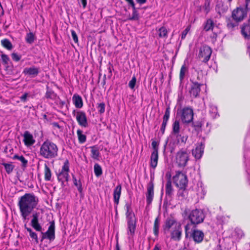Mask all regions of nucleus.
Listing matches in <instances>:
<instances>
[{
    "label": "nucleus",
    "mask_w": 250,
    "mask_h": 250,
    "mask_svg": "<svg viewBox=\"0 0 250 250\" xmlns=\"http://www.w3.org/2000/svg\"><path fill=\"white\" fill-rule=\"evenodd\" d=\"M39 198L34 193H25L19 198L18 206L23 222L26 223L28 216L32 213L39 203Z\"/></svg>",
    "instance_id": "obj_1"
},
{
    "label": "nucleus",
    "mask_w": 250,
    "mask_h": 250,
    "mask_svg": "<svg viewBox=\"0 0 250 250\" xmlns=\"http://www.w3.org/2000/svg\"><path fill=\"white\" fill-rule=\"evenodd\" d=\"M58 147L56 144L47 140L41 145L39 156L48 160H51L58 156Z\"/></svg>",
    "instance_id": "obj_2"
},
{
    "label": "nucleus",
    "mask_w": 250,
    "mask_h": 250,
    "mask_svg": "<svg viewBox=\"0 0 250 250\" xmlns=\"http://www.w3.org/2000/svg\"><path fill=\"white\" fill-rule=\"evenodd\" d=\"M170 138L174 144H185L188 140V136L185 134L184 130L180 129V122L178 120H175L172 124Z\"/></svg>",
    "instance_id": "obj_3"
},
{
    "label": "nucleus",
    "mask_w": 250,
    "mask_h": 250,
    "mask_svg": "<svg viewBox=\"0 0 250 250\" xmlns=\"http://www.w3.org/2000/svg\"><path fill=\"white\" fill-rule=\"evenodd\" d=\"M205 217V214L202 210L195 209L192 210L188 215V218L191 223L188 224L185 226L186 234H188L190 232L189 230L191 229V227H194L195 225L203 222Z\"/></svg>",
    "instance_id": "obj_4"
},
{
    "label": "nucleus",
    "mask_w": 250,
    "mask_h": 250,
    "mask_svg": "<svg viewBox=\"0 0 250 250\" xmlns=\"http://www.w3.org/2000/svg\"><path fill=\"white\" fill-rule=\"evenodd\" d=\"M181 121L184 124H188L191 122L193 119V109L189 107H185L178 110Z\"/></svg>",
    "instance_id": "obj_5"
},
{
    "label": "nucleus",
    "mask_w": 250,
    "mask_h": 250,
    "mask_svg": "<svg viewBox=\"0 0 250 250\" xmlns=\"http://www.w3.org/2000/svg\"><path fill=\"white\" fill-rule=\"evenodd\" d=\"M172 180L175 186L181 189H185L188 185L187 175L181 171H176Z\"/></svg>",
    "instance_id": "obj_6"
},
{
    "label": "nucleus",
    "mask_w": 250,
    "mask_h": 250,
    "mask_svg": "<svg viewBox=\"0 0 250 250\" xmlns=\"http://www.w3.org/2000/svg\"><path fill=\"white\" fill-rule=\"evenodd\" d=\"M69 171V162L66 160L64 161L61 169H59L58 171L56 173L58 181L61 182L62 184H63L65 182L68 181Z\"/></svg>",
    "instance_id": "obj_7"
},
{
    "label": "nucleus",
    "mask_w": 250,
    "mask_h": 250,
    "mask_svg": "<svg viewBox=\"0 0 250 250\" xmlns=\"http://www.w3.org/2000/svg\"><path fill=\"white\" fill-rule=\"evenodd\" d=\"M41 232V241L42 242L44 239L49 240L50 242L53 241L55 239V225L54 221L50 222L49 226L46 232Z\"/></svg>",
    "instance_id": "obj_8"
},
{
    "label": "nucleus",
    "mask_w": 250,
    "mask_h": 250,
    "mask_svg": "<svg viewBox=\"0 0 250 250\" xmlns=\"http://www.w3.org/2000/svg\"><path fill=\"white\" fill-rule=\"evenodd\" d=\"M188 159V153L185 149H182L180 150L176 154V161L180 167L186 166Z\"/></svg>",
    "instance_id": "obj_9"
},
{
    "label": "nucleus",
    "mask_w": 250,
    "mask_h": 250,
    "mask_svg": "<svg viewBox=\"0 0 250 250\" xmlns=\"http://www.w3.org/2000/svg\"><path fill=\"white\" fill-rule=\"evenodd\" d=\"M211 53L210 47L207 45H203L199 49L198 57L203 62H207L209 60Z\"/></svg>",
    "instance_id": "obj_10"
},
{
    "label": "nucleus",
    "mask_w": 250,
    "mask_h": 250,
    "mask_svg": "<svg viewBox=\"0 0 250 250\" xmlns=\"http://www.w3.org/2000/svg\"><path fill=\"white\" fill-rule=\"evenodd\" d=\"M40 219H42V217L40 213L39 212H34L31 215L30 225L37 231L42 230V226L39 223Z\"/></svg>",
    "instance_id": "obj_11"
},
{
    "label": "nucleus",
    "mask_w": 250,
    "mask_h": 250,
    "mask_svg": "<svg viewBox=\"0 0 250 250\" xmlns=\"http://www.w3.org/2000/svg\"><path fill=\"white\" fill-rule=\"evenodd\" d=\"M189 231L190 232L188 234H186V235L187 236L190 234V236L196 243H200L203 241L204 237V233L203 231L196 229L195 227H191Z\"/></svg>",
    "instance_id": "obj_12"
},
{
    "label": "nucleus",
    "mask_w": 250,
    "mask_h": 250,
    "mask_svg": "<svg viewBox=\"0 0 250 250\" xmlns=\"http://www.w3.org/2000/svg\"><path fill=\"white\" fill-rule=\"evenodd\" d=\"M247 16V12L245 9L237 8L234 10L232 13L233 19L236 22H239L244 20Z\"/></svg>",
    "instance_id": "obj_13"
},
{
    "label": "nucleus",
    "mask_w": 250,
    "mask_h": 250,
    "mask_svg": "<svg viewBox=\"0 0 250 250\" xmlns=\"http://www.w3.org/2000/svg\"><path fill=\"white\" fill-rule=\"evenodd\" d=\"M203 86V84L199 83L197 82H192L189 91L190 97L192 98L199 97L201 91V86Z\"/></svg>",
    "instance_id": "obj_14"
},
{
    "label": "nucleus",
    "mask_w": 250,
    "mask_h": 250,
    "mask_svg": "<svg viewBox=\"0 0 250 250\" xmlns=\"http://www.w3.org/2000/svg\"><path fill=\"white\" fill-rule=\"evenodd\" d=\"M204 144L201 142L197 144L195 148L192 149V155L196 159H200L202 157L204 153Z\"/></svg>",
    "instance_id": "obj_15"
},
{
    "label": "nucleus",
    "mask_w": 250,
    "mask_h": 250,
    "mask_svg": "<svg viewBox=\"0 0 250 250\" xmlns=\"http://www.w3.org/2000/svg\"><path fill=\"white\" fill-rule=\"evenodd\" d=\"M122 186L120 184L118 185L113 191V200L115 204V209L116 212H117V206L119 203V200L121 195Z\"/></svg>",
    "instance_id": "obj_16"
},
{
    "label": "nucleus",
    "mask_w": 250,
    "mask_h": 250,
    "mask_svg": "<svg viewBox=\"0 0 250 250\" xmlns=\"http://www.w3.org/2000/svg\"><path fill=\"white\" fill-rule=\"evenodd\" d=\"M146 197L147 204H151L154 197V185L152 182H150L147 185Z\"/></svg>",
    "instance_id": "obj_17"
},
{
    "label": "nucleus",
    "mask_w": 250,
    "mask_h": 250,
    "mask_svg": "<svg viewBox=\"0 0 250 250\" xmlns=\"http://www.w3.org/2000/svg\"><path fill=\"white\" fill-rule=\"evenodd\" d=\"M22 136L23 137V142L26 146H30L35 143L36 141L33 135L28 131H25Z\"/></svg>",
    "instance_id": "obj_18"
},
{
    "label": "nucleus",
    "mask_w": 250,
    "mask_h": 250,
    "mask_svg": "<svg viewBox=\"0 0 250 250\" xmlns=\"http://www.w3.org/2000/svg\"><path fill=\"white\" fill-rule=\"evenodd\" d=\"M40 72V68L39 67L33 66L30 67H26L23 69V73L25 75H28L32 77L37 76Z\"/></svg>",
    "instance_id": "obj_19"
},
{
    "label": "nucleus",
    "mask_w": 250,
    "mask_h": 250,
    "mask_svg": "<svg viewBox=\"0 0 250 250\" xmlns=\"http://www.w3.org/2000/svg\"><path fill=\"white\" fill-rule=\"evenodd\" d=\"M180 224L179 223H178L174 218H167L165 222L164 229L165 230H168L171 228L173 229L174 228L177 227Z\"/></svg>",
    "instance_id": "obj_20"
},
{
    "label": "nucleus",
    "mask_w": 250,
    "mask_h": 250,
    "mask_svg": "<svg viewBox=\"0 0 250 250\" xmlns=\"http://www.w3.org/2000/svg\"><path fill=\"white\" fill-rule=\"evenodd\" d=\"M182 234V228L181 225L173 229L171 232V238L176 241H179L181 239Z\"/></svg>",
    "instance_id": "obj_21"
},
{
    "label": "nucleus",
    "mask_w": 250,
    "mask_h": 250,
    "mask_svg": "<svg viewBox=\"0 0 250 250\" xmlns=\"http://www.w3.org/2000/svg\"><path fill=\"white\" fill-rule=\"evenodd\" d=\"M125 208L126 211L125 215L126 220H132L134 219L135 217V214L133 212V210L131 208V203L127 202L125 203Z\"/></svg>",
    "instance_id": "obj_22"
},
{
    "label": "nucleus",
    "mask_w": 250,
    "mask_h": 250,
    "mask_svg": "<svg viewBox=\"0 0 250 250\" xmlns=\"http://www.w3.org/2000/svg\"><path fill=\"white\" fill-rule=\"evenodd\" d=\"M158 150L153 151L150 156V166L155 169L158 164Z\"/></svg>",
    "instance_id": "obj_23"
},
{
    "label": "nucleus",
    "mask_w": 250,
    "mask_h": 250,
    "mask_svg": "<svg viewBox=\"0 0 250 250\" xmlns=\"http://www.w3.org/2000/svg\"><path fill=\"white\" fill-rule=\"evenodd\" d=\"M128 234L132 235L135 232L136 228V223L134 219L127 220Z\"/></svg>",
    "instance_id": "obj_24"
},
{
    "label": "nucleus",
    "mask_w": 250,
    "mask_h": 250,
    "mask_svg": "<svg viewBox=\"0 0 250 250\" xmlns=\"http://www.w3.org/2000/svg\"><path fill=\"white\" fill-rule=\"evenodd\" d=\"M209 113L213 118H216L219 116L217 106L212 104H209Z\"/></svg>",
    "instance_id": "obj_25"
},
{
    "label": "nucleus",
    "mask_w": 250,
    "mask_h": 250,
    "mask_svg": "<svg viewBox=\"0 0 250 250\" xmlns=\"http://www.w3.org/2000/svg\"><path fill=\"white\" fill-rule=\"evenodd\" d=\"M45 97L46 99H49L56 101H57V99L59 100V98L57 96V94L53 90L49 89L48 87H47Z\"/></svg>",
    "instance_id": "obj_26"
},
{
    "label": "nucleus",
    "mask_w": 250,
    "mask_h": 250,
    "mask_svg": "<svg viewBox=\"0 0 250 250\" xmlns=\"http://www.w3.org/2000/svg\"><path fill=\"white\" fill-rule=\"evenodd\" d=\"M173 192L170 179H168L166 185V194L167 196L171 197Z\"/></svg>",
    "instance_id": "obj_27"
},
{
    "label": "nucleus",
    "mask_w": 250,
    "mask_h": 250,
    "mask_svg": "<svg viewBox=\"0 0 250 250\" xmlns=\"http://www.w3.org/2000/svg\"><path fill=\"white\" fill-rule=\"evenodd\" d=\"M24 228L26 229V230L29 232L30 237L33 240H34L36 244H38L39 239L38 237L37 234L35 232L33 231L31 228L27 227L26 224H25L24 225Z\"/></svg>",
    "instance_id": "obj_28"
},
{
    "label": "nucleus",
    "mask_w": 250,
    "mask_h": 250,
    "mask_svg": "<svg viewBox=\"0 0 250 250\" xmlns=\"http://www.w3.org/2000/svg\"><path fill=\"white\" fill-rule=\"evenodd\" d=\"M79 125L83 127H86L87 125L86 116L84 113L81 112H79Z\"/></svg>",
    "instance_id": "obj_29"
},
{
    "label": "nucleus",
    "mask_w": 250,
    "mask_h": 250,
    "mask_svg": "<svg viewBox=\"0 0 250 250\" xmlns=\"http://www.w3.org/2000/svg\"><path fill=\"white\" fill-rule=\"evenodd\" d=\"M13 159L20 161L21 163V167H22L25 168L27 166L28 160H26L22 155L19 156L18 155H15L13 156Z\"/></svg>",
    "instance_id": "obj_30"
},
{
    "label": "nucleus",
    "mask_w": 250,
    "mask_h": 250,
    "mask_svg": "<svg viewBox=\"0 0 250 250\" xmlns=\"http://www.w3.org/2000/svg\"><path fill=\"white\" fill-rule=\"evenodd\" d=\"M51 171L50 168L46 164L44 165V179L46 181H49L51 179Z\"/></svg>",
    "instance_id": "obj_31"
},
{
    "label": "nucleus",
    "mask_w": 250,
    "mask_h": 250,
    "mask_svg": "<svg viewBox=\"0 0 250 250\" xmlns=\"http://www.w3.org/2000/svg\"><path fill=\"white\" fill-rule=\"evenodd\" d=\"M214 26V23L212 20L208 19L207 20L204 25V30L208 31L210 30H212Z\"/></svg>",
    "instance_id": "obj_32"
},
{
    "label": "nucleus",
    "mask_w": 250,
    "mask_h": 250,
    "mask_svg": "<svg viewBox=\"0 0 250 250\" xmlns=\"http://www.w3.org/2000/svg\"><path fill=\"white\" fill-rule=\"evenodd\" d=\"M1 43L2 45L8 50H11L13 48V45L8 39H5L1 40Z\"/></svg>",
    "instance_id": "obj_33"
},
{
    "label": "nucleus",
    "mask_w": 250,
    "mask_h": 250,
    "mask_svg": "<svg viewBox=\"0 0 250 250\" xmlns=\"http://www.w3.org/2000/svg\"><path fill=\"white\" fill-rule=\"evenodd\" d=\"M188 68L184 64L181 67L179 78L181 81H182L185 77L186 73L188 72Z\"/></svg>",
    "instance_id": "obj_34"
},
{
    "label": "nucleus",
    "mask_w": 250,
    "mask_h": 250,
    "mask_svg": "<svg viewBox=\"0 0 250 250\" xmlns=\"http://www.w3.org/2000/svg\"><path fill=\"white\" fill-rule=\"evenodd\" d=\"M159 227L160 220L158 217H157L155 220L153 227L154 233L156 236H157L159 234Z\"/></svg>",
    "instance_id": "obj_35"
},
{
    "label": "nucleus",
    "mask_w": 250,
    "mask_h": 250,
    "mask_svg": "<svg viewBox=\"0 0 250 250\" xmlns=\"http://www.w3.org/2000/svg\"><path fill=\"white\" fill-rule=\"evenodd\" d=\"M100 153L99 149L93 146L91 147V157L92 158L95 160H99Z\"/></svg>",
    "instance_id": "obj_36"
},
{
    "label": "nucleus",
    "mask_w": 250,
    "mask_h": 250,
    "mask_svg": "<svg viewBox=\"0 0 250 250\" xmlns=\"http://www.w3.org/2000/svg\"><path fill=\"white\" fill-rule=\"evenodd\" d=\"M94 171L97 177H99L103 173L102 167L98 164H95L94 165Z\"/></svg>",
    "instance_id": "obj_37"
},
{
    "label": "nucleus",
    "mask_w": 250,
    "mask_h": 250,
    "mask_svg": "<svg viewBox=\"0 0 250 250\" xmlns=\"http://www.w3.org/2000/svg\"><path fill=\"white\" fill-rule=\"evenodd\" d=\"M158 35L160 38H167V30L166 27H161L159 29Z\"/></svg>",
    "instance_id": "obj_38"
},
{
    "label": "nucleus",
    "mask_w": 250,
    "mask_h": 250,
    "mask_svg": "<svg viewBox=\"0 0 250 250\" xmlns=\"http://www.w3.org/2000/svg\"><path fill=\"white\" fill-rule=\"evenodd\" d=\"M35 39V37L33 33L30 32V33L27 34L26 38H25V40L27 43H30V44L34 42Z\"/></svg>",
    "instance_id": "obj_39"
},
{
    "label": "nucleus",
    "mask_w": 250,
    "mask_h": 250,
    "mask_svg": "<svg viewBox=\"0 0 250 250\" xmlns=\"http://www.w3.org/2000/svg\"><path fill=\"white\" fill-rule=\"evenodd\" d=\"M2 165L7 173L9 174L13 170L14 166L12 164L3 163Z\"/></svg>",
    "instance_id": "obj_40"
},
{
    "label": "nucleus",
    "mask_w": 250,
    "mask_h": 250,
    "mask_svg": "<svg viewBox=\"0 0 250 250\" xmlns=\"http://www.w3.org/2000/svg\"><path fill=\"white\" fill-rule=\"evenodd\" d=\"M1 58L3 64L6 67L8 66L9 63L10 62L9 57L7 55L2 54L1 55Z\"/></svg>",
    "instance_id": "obj_41"
},
{
    "label": "nucleus",
    "mask_w": 250,
    "mask_h": 250,
    "mask_svg": "<svg viewBox=\"0 0 250 250\" xmlns=\"http://www.w3.org/2000/svg\"><path fill=\"white\" fill-rule=\"evenodd\" d=\"M105 105L104 103H101L98 104L97 109L100 114H103L105 111Z\"/></svg>",
    "instance_id": "obj_42"
},
{
    "label": "nucleus",
    "mask_w": 250,
    "mask_h": 250,
    "mask_svg": "<svg viewBox=\"0 0 250 250\" xmlns=\"http://www.w3.org/2000/svg\"><path fill=\"white\" fill-rule=\"evenodd\" d=\"M136 83V78L135 76H133L131 80L129 81L128 83L129 87L131 89H133L135 87Z\"/></svg>",
    "instance_id": "obj_43"
},
{
    "label": "nucleus",
    "mask_w": 250,
    "mask_h": 250,
    "mask_svg": "<svg viewBox=\"0 0 250 250\" xmlns=\"http://www.w3.org/2000/svg\"><path fill=\"white\" fill-rule=\"evenodd\" d=\"M204 10L206 14H208L210 11V2L208 0L205 1L204 5L203 6Z\"/></svg>",
    "instance_id": "obj_44"
},
{
    "label": "nucleus",
    "mask_w": 250,
    "mask_h": 250,
    "mask_svg": "<svg viewBox=\"0 0 250 250\" xmlns=\"http://www.w3.org/2000/svg\"><path fill=\"white\" fill-rule=\"evenodd\" d=\"M170 116V107L168 106L166 108L165 114L163 117V120L168 121Z\"/></svg>",
    "instance_id": "obj_45"
},
{
    "label": "nucleus",
    "mask_w": 250,
    "mask_h": 250,
    "mask_svg": "<svg viewBox=\"0 0 250 250\" xmlns=\"http://www.w3.org/2000/svg\"><path fill=\"white\" fill-rule=\"evenodd\" d=\"M197 185L198 187V192L203 195H204L205 194V190L203 187V183L202 182H199Z\"/></svg>",
    "instance_id": "obj_46"
},
{
    "label": "nucleus",
    "mask_w": 250,
    "mask_h": 250,
    "mask_svg": "<svg viewBox=\"0 0 250 250\" xmlns=\"http://www.w3.org/2000/svg\"><path fill=\"white\" fill-rule=\"evenodd\" d=\"M86 136L82 134V132L79 130V143H83L86 141Z\"/></svg>",
    "instance_id": "obj_47"
},
{
    "label": "nucleus",
    "mask_w": 250,
    "mask_h": 250,
    "mask_svg": "<svg viewBox=\"0 0 250 250\" xmlns=\"http://www.w3.org/2000/svg\"><path fill=\"white\" fill-rule=\"evenodd\" d=\"M190 30V26H188L182 33V35H181V39L182 40L184 39L187 34L188 33V32H189Z\"/></svg>",
    "instance_id": "obj_48"
},
{
    "label": "nucleus",
    "mask_w": 250,
    "mask_h": 250,
    "mask_svg": "<svg viewBox=\"0 0 250 250\" xmlns=\"http://www.w3.org/2000/svg\"><path fill=\"white\" fill-rule=\"evenodd\" d=\"M11 57H12V59L16 62H18L20 60V59L21 58V56L19 55L17 53H13L11 54Z\"/></svg>",
    "instance_id": "obj_49"
},
{
    "label": "nucleus",
    "mask_w": 250,
    "mask_h": 250,
    "mask_svg": "<svg viewBox=\"0 0 250 250\" xmlns=\"http://www.w3.org/2000/svg\"><path fill=\"white\" fill-rule=\"evenodd\" d=\"M167 122H168L167 121L163 120L162 126H161V128L160 129L162 134H164L165 132V129H166V126L167 125Z\"/></svg>",
    "instance_id": "obj_50"
},
{
    "label": "nucleus",
    "mask_w": 250,
    "mask_h": 250,
    "mask_svg": "<svg viewBox=\"0 0 250 250\" xmlns=\"http://www.w3.org/2000/svg\"><path fill=\"white\" fill-rule=\"evenodd\" d=\"M73 103L77 108H78V95L75 94L73 97Z\"/></svg>",
    "instance_id": "obj_51"
},
{
    "label": "nucleus",
    "mask_w": 250,
    "mask_h": 250,
    "mask_svg": "<svg viewBox=\"0 0 250 250\" xmlns=\"http://www.w3.org/2000/svg\"><path fill=\"white\" fill-rule=\"evenodd\" d=\"M71 35H72V37H73V39L74 41L76 43L78 42V37H77V34H76V32H75L74 30H72L71 31Z\"/></svg>",
    "instance_id": "obj_52"
},
{
    "label": "nucleus",
    "mask_w": 250,
    "mask_h": 250,
    "mask_svg": "<svg viewBox=\"0 0 250 250\" xmlns=\"http://www.w3.org/2000/svg\"><path fill=\"white\" fill-rule=\"evenodd\" d=\"M28 96V94L27 93H25L23 95L20 97L21 101L22 102H25L27 101V98Z\"/></svg>",
    "instance_id": "obj_53"
},
{
    "label": "nucleus",
    "mask_w": 250,
    "mask_h": 250,
    "mask_svg": "<svg viewBox=\"0 0 250 250\" xmlns=\"http://www.w3.org/2000/svg\"><path fill=\"white\" fill-rule=\"evenodd\" d=\"M235 231L237 233L238 236L239 238H242L243 236H244V233L241 229H237L235 230Z\"/></svg>",
    "instance_id": "obj_54"
},
{
    "label": "nucleus",
    "mask_w": 250,
    "mask_h": 250,
    "mask_svg": "<svg viewBox=\"0 0 250 250\" xmlns=\"http://www.w3.org/2000/svg\"><path fill=\"white\" fill-rule=\"evenodd\" d=\"M237 25L236 23H233L231 21H229L227 23V26L229 28H233Z\"/></svg>",
    "instance_id": "obj_55"
},
{
    "label": "nucleus",
    "mask_w": 250,
    "mask_h": 250,
    "mask_svg": "<svg viewBox=\"0 0 250 250\" xmlns=\"http://www.w3.org/2000/svg\"><path fill=\"white\" fill-rule=\"evenodd\" d=\"M152 146L153 147V151L158 150V145L156 141H153L152 142Z\"/></svg>",
    "instance_id": "obj_56"
},
{
    "label": "nucleus",
    "mask_w": 250,
    "mask_h": 250,
    "mask_svg": "<svg viewBox=\"0 0 250 250\" xmlns=\"http://www.w3.org/2000/svg\"><path fill=\"white\" fill-rule=\"evenodd\" d=\"M246 7L248 10L250 11V0H246Z\"/></svg>",
    "instance_id": "obj_57"
},
{
    "label": "nucleus",
    "mask_w": 250,
    "mask_h": 250,
    "mask_svg": "<svg viewBox=\"0 0 250 250\" xmlns=\"http://www.w3.org/2000/svg\"><path fill=\"white\" fill-rule=\"evenodd\" d=\"M249 154H250V151H246L245 150L244 151V158L246 160V159H249Z\"/></svg>",
    "instance_id": "obj_58"
},
{
    "label": "nucleus",
    "mask_w": 250,
    "mask_h": 250,
    "mask_svg": "<svg viewBox=\"0 0 250 250\" xmlns=\"http://www.w3.org/2000/svg\"><path fill=\"white\" fill-rule=\"evenodd\" d=\"M74 116L75 117L76 119L78 122V111L77 110L74 111Z\"/></svg>",
    "instance_id": "obj_59"
},
{
    "label": "nucleus",
    "mask_w": 250,
    "mask_h": 250,
    "mask_svg": "<svg viewBox=\"0 0 250 250\" xmlns=\"http://www.w3.org/2000/svg\"><path fill=\"white\" fill-rule=\"evenodd\" d=\"M146 0H136V1L140 4L146 3Z\"/></svg>",
    "instance_id": "obj_60"
},
{
    "label": "nucleus",
    "mask_w": 250,
    "mask_h": 250,
    "mask_svg": "<svg viewBox=\"0 0 250 250\" xmlns=\"http://www.w3.org/2000/svg\"><path fill=\"white\" fill-rule=\"evenodd\" d=\"M83 106V101L81 97L79 96V108Z\"/></svg>",
    "instance_id": "obj_61"
},
{
    "label": "nucleus",
    "mask_w": 250,
    "mask_h": 250,
    "mask_svg": "<svg viewBox=\"0 0 250 250\" xmlns=\"http://www.w3.org/2000/svg\"><path fill=\"white\" fill-rule=\"evenodd\" d=\"M112 67H113L112 66H111V65H110V66L108 67V70L110 75H112Z\"/></svg>",
    "instance_id": "obj_62"
},
{
    "label": "nucleus",
    "mask_w": 250,
    "mask_h": 250,
    "mask_svg": "<svg viewBox=\"0 0 250 250\" xmlns=\"http://www.w3.org/2000/svg\"><path fill=\"white\" fill-rule=\"evenodd\" d=\"M82 3L83 5V7L84 8L86 5V0H82Z\"/></svg>",
    "instance_id": "obj_63"
},
{
    "label": "nucleus",
    "mask_w": 250,
    "mask_h": 250,
    "mask_svg": "<svg viewBox=\"0 0 250 250\" xmlns=\"http://www.w3.org/2000/svg\"><path fill=\"white\" fill-rule=\"evenodd\" d=\"M153 250H161L160 247H159L158 245H156Z\"/></svg>",
    "instance_id": "obj_64"
}]
</instances>
